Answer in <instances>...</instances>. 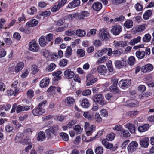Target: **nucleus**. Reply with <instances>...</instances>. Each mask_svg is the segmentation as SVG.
<instances>
[{
    "label": "nucleus",
    "mask_w": 154,
    "mask_h": 154,
    "mask_svg": "<svg viewBox=\"0 0 154 154\" xmlns=\"http://www.w3.org/2000/svg\"><path fill=\"white\" fill-rule=\"evenodd\" d=\"M59 129L57 125H54L50 127L48 129L45 130V133L49 138H52L55 137L56 131Z\"/></svg>",
    "instance_id": "nucleus-1"
},
{
    "label": "nucleus",
    "mask_w": 154,
    "mask_h": 154,
    "mask_svg": "<svg viewBox=\"0 0 154 154\" xmlns=\"http://www.w3.org/2000/svg\"><path fill=\"white\" fill-rule=\"evenodd\" d=\"M93 98L94 101L96 103L99 104L100 105L104 106L106 103L104 96L102 94H96L93 96Z\"/></svg>",
    "instance_id": "nucleus-2"
},
{
    "label": "nucleus",
    "mask_w": 154,
    "mask_h": 154,
    "mask_svg": "<svg viewBox=\"0 0 154 154\" xmlns=\"http://www.w3.org/2000/svg\"><path fill=\"white\" fill-rule=\"evenodd\" d=\"M99 38L103 41H106L108 40L109 36L104 28H102L99 30L98 34Z\"/></svg>",
    "instance_id": "nucleus-3"
},
{
    "label": "nucleus",
    "mask_w": 154,
    "mask_h": 154,
    "mask_svg": "<svg viewBox=\"0 0 154 154\" xmlns=\"http://www.w3.org/2000/svg\"><path fill=\"white\" fill-rule=\"evenodd\" d=\"M32 131L31 129L29 128H28L23 132V133H18L16 136L15 137V141L16 142L21 143L23 140V137L24 135L26 134H29L31 133Z\"/></svg>",
    "instance_id": "nucleus-4"
},
{
    "label": "nucleus",
    "mask_w": 154,
    "mask_h": 154,
    "mask_svg": "<svg viewBox=\"0 0 154 154\" xmlns=\"http://www.w3.org/2000/svg\"><path fill=\"white\" fill-rule=\"evenodd\" d=\"M138 143L136 141H132L128 145L127 150L129 153H132L137 149L138 146Z\"/></svg>",
    "instance_id": "nucleus-5"
},
{
    "label": "nucleus",
    "mask_w": 154,
    "mask_h": 154,
    "mask_svg": "<svg viewBox=\"0 0 154 154\" xmlns=\"http://www.w3.org/2000/svg\"><path fill=\"white\" fill-rule=\"evenodd\" d=\"M131 85V80L125 79L121 80L119 83V86L122 88L124 89L130 86Z\"/></svg>",
    "instance_id": "nucleus-6"
},
{
    "label": "nucleus",
    "mask_w": 154,
    "mask_h": 154,
    "mask_svg": "<svg viewBox=\"0 0 154 154\" xmlns=\"http://www.w3.org/2000/svg\"><path fill=\"white\" fill-rule=\"evenodd\" d=\"M122 28L119 25H116L112 27L111 32L114 35H117L121 32Z\"/></svg>",
    "instance_id": "nucleus-7"
},
{
    "label": "nucleus",
    "mask_w": 154,
    "mask_h": 154,
    "mask_svg": "<svg viewBox=\"0 0 154 154\" xmlns=\"http://www.w3.org/2000/svg\"><path fill=\"white\" fill-rule=\"evenodd\" d=\"M29 49L33 52H36L39 49V47L35 40L32 41L29 43Z\"/></svg>",
    "instance_id": "nucleus-8"
},
{
    "label": "nucleus",
    "mask_w": 154,
    "mask_h": 154,
    "mask_svg": "<svg viewBox=\"0 0 154 154\" xmlns=\"http://www.w3.org/2000/svg\"><path fill=\"white\" fill-rule=\"evenodd\" d=\"M149 138L147 137H144L140 140V144L142 147L147 148L149 145Z\"/></svg>",
    "instance_id": "nucleus-9"
},
{
    "label": "nucleus",
    "mask_w": 154,
    "mask_h": 154,
    "mask_svg": "<svg viewBox=\"0 0 154 154\" xmlns=\"http://www.w3.org/2000/svg\"><path fill=\"white\" fill-rule=\"evenodd\" d=\"M107 140L105 139L103 140L102 141V144L104 145L107 148L110 149L112 148V149L113 151H115L116 150L117 148H118L117 146H116L113 147V144L108 142Z\"/></svg>",
    "instance_id": "nucleus-10"
},
{
    "label": "nucleus",
    "mask_w": 154,
    "mask_h": 154,
    "mask_svg": "<svg viewBox=\"0 0 154 154\" xmlns=\"http://www.w3.org/2000/svg\"><path fill=\"white\" fill-rule=\"evenodd\" d=\"M76 13L77 19L81 20L84 19L86 17H88L90 15L89 12L86 11H82L80 13Z\"/></svg>",
    "instance_id": "nucleus-11"
},
{
    "label": "nucleus",
    "mask_w": 154,
    "mask_h": 154,
    "mask_svg": "<svg viewBox=\"0 0 154 154\" xmlns=\"http://www.w3.org/2000/svg\"><path fill=\"white\" fill-rule=\"evenodd\" d=\"M98 72L100 75H104L107 72V69L106 66L103 65H101L97 67Z\"/></svg>",
    "instance_id": "nucleus-12"
},
{
    "label": "nucleus",
    "mask_w": 154,
    "mask_h": 154,
    "mask_svg": "<svg viewBox=\"0 0 154 154\" xmlns=\"http://www.w3.org/2000/svg\"><path fill=\"white\" fill-rule=\"evenodd\" d=\"M45 112V110L43 109H40L37 107L33 109L32 113L35 116H38L41 115Z\"/></svg>",
    "instance_id": "nucleus-13"
},
{
    "label": "nucleus",
    "mask_w": 154,
    "mask_h": 154,
    "mask_svg": "<svg viewBox=\"0 0 154 154\" xmlns=\"http://www.w3.org/2000/svg\"><path fill=\"white\" fill-rule=\"evenodd\" d=\"M153 65L150 64H148L143 66L141 69V71L143 73L149 72L153 69Z\"/></svg>",
    "instance_id": "nucleus-14"
},
{
    "label": "nucleus",
    "mask_w": 154,
    "mask_h": 154,
    "mask_svg": "<svg viewBox=\"0 0 154 154\" xmlns=\"http://www.w3.org/2000/svg\"><path fill=\"white\" fill-rule=\"evenodd\" d=\"M116 67L118 69H121L125 67L126 66V61L122 60H116L115 62Z\"/></svg>",
    "instance_id": "nucleus-15"
},
{
    "label": "nucleus",
    "mask_w": 154,
    "mask_h": 154,
    "mask_svg": "<svg viewBox=\"0 0 154 154\" xmlns=\"http://www.w3.org/2000/svg\"><path fill=\"white\" fill-rule=\"evenodd\" d=\"M64 74L65 77L68 79H70L74 76V72L70 69H68L66 70Z\"/></svg>",
    "instance_id": "nucleus-16"
},
{
    "label": "nucleus",
    "mask_w": 154,
    "mask_h": 154,
    "mask_svg": "<svg viewBox=\"0 0 154 154\" xmlns=\"http://www.w3.org/2000/svg\"><path fill=\"white\" fill-rule=\"evenodd\" d=\"M80 4V0H74L69 4L68 7L70 8H73L79 6Z\"/></svg>",
    "instance_id": "nucleus-17"
},
{
    "label": "nucleus",
    "mask_w": 154,
    "mask_h": 154,
    "mask_svg": "<svg viewBox=\"0 0 154 154\" xmlns=\"http://www.w3.org/2000/svg\"><path fill=\"white\" fill-rule=\"evenodd\" d=\"M92 7L96 11H100L102 7V5L101 3L99 2H94L93 4Z\"/></svg>",
    "instance_id": "nucleus-18"
},
{
    "label": "nucleus",
    "mask_w": 154,
    "mask_h": 154,
    "mask_svg": "<svg viewBox=\"0 0 154 154\" xmlns=\"http://www.w3.org/2000/svg\"><path fill=\"white\" fill-rule=\"evenodd\" d=\"M65 102L67 106H72L75 103V100L73 98L69 97L65 99Z\"/></svg>",
    "instance_id": "nucleus-19"
},
{
    "label": "nucleus",
    "mask_w": 154,
    "mask_h": 154,
    "mask_svg": "<svg viewBox=\"0 0 154 154\" xmlns=\"http://www.w3.org/2000/svg\"><path fill=\"white\" fill-rule=\"evenodd\" d=\"M126 128H127L131 134H134L135 132V129L134 125L132 123H128L126 125Z\"/></svg>",
    "instance_id": "nucleus-20"
},
{
    "label": "nucleus",
    "mask_w": 154,
    "mask_h": 154,
    "mask_svg": "<svg viewBox=\"0 0 154 154\" xmlns=\"http://www.w3.org/2000/svg\"><path fill=\"white\" fill-rule=\"evenodd\" d=\"M49 83V79L47 78H45L41 81L40 86L43 88L45 87L48 85Z\"/></svg>",
    "instance_id": "nucleus-21"
},
{
    "label": "nucleus",
    "mask_w": 154,
    "mask_h": 154,
    "mask_svg": "<svg viewBox=\"0 0 154 154\" xmlns=\"http://www.w3.org/2000/svg\"><path fill=\"white\" fill-rule=\"evenodd\" d=\"M38 23V21L35 19H33L30 20L29 22H27L26 24V26L29 27H33L36 26Z\"/></svg>",
    "instance_id": "nucleus-22"
},
{
    "label": "nucleus",
    "mask_w": 154,
    "mask_h": 154,
    "mask_svg": "<svg viewBox=\"0 0 154 154\" xmlns=\"http://www.w3.org/2000/svg\"><path fill=\"white\" fill-rule=\"evenodd\" d=\"M24 66V63L21 62H20L17 63L15 68V71L17 73L20 71L22 70Z\"/></svg>",
    "instance_id": "nucleus-23"
},
{
    "label": "nucleus",
    "mask_w": 154,
    "mask_h": 154,
    "mask_svg": "<svg viewBox=\"0 0 154 154\" xmlns=\"http://www.w3.org/2000/svg\"><path fill=\"white\" fill-rule=\"evenodd\" d=\"M72 50L71 47L67 46L66 51L65 52L64 56L66 58L69 57L72 55Z\"/></svg>",
    "instance_id": "nucleus-24"
},
{
    "label": "nucleus",
    "mask_w": 154,
    "mask_h": 154,
    "mask_svg": "<svg viewBox=\"0 0 154 154\" xmlns=\"http://www.w3.org/2000/svg\"><path fill=\"white\" fill-rule=\"evenodd\" d=\"M45 138V133L43 131H40L38 133L37 140L38 141H42Z\"/></svg>",
    "instance_id": "nucleus-25"
},
{
    "label": "nucleus",
    "mask_w": 154,
    "mask_h": 154,
    "mask_svg": "<svg viewBox=\"0 0 154 154\" xmlns=\"http://www.w3.org/2000/svg\"><path fill=\"white\" fill-rule=\"evenodd\" d=\"M149 127L148 124H144L143 126H139L138 128V130L140 132H143L147 131Z\"/></svg>",
    "instance_id": "nucleus-26"
},
{
    "label": "nucleus",
    "mask_w": 154,
    "mask_h": 154,
    "mask_svg": "<svg viewBox=\"0 0 154 154\" xmlns=\"http://www.w3.org/2000/svg\"><path fill=\"white\" fill-rule=\"evenodd\" d=\"M62 73V72L61 71H58L56 72H54L53 74V75L54 77L53 79L55 81H58L59 80H60L61 79V77L59 75H60Z\"/></svg>",
    "instance_id": "nucleus-27"
},
{
    "label": "nucleus",
    "mask_w": 154,
    "mask_h": 154,
    "mask_svg": "<svg viewBox=\"0 0 154 154\" xmlns=\"http://www.w3.org/2000/svg\"><path fill=\"white\" fill-rule=\"evenodd\" d=\"M124 26L127 28H130L133 26V22L131 20H127L124 23Z\"/></svg>",
    "instance_id": "nucleus-28"
},
{
    "label": "nucleus",
    "mask_w": 154,
    "mask_h": 154,
    "mask_svg": "<svg viewBox=\"0 0 154 154\" xmlns=\"http://www.w3.org/2000/svg\"><path fill=\"white\" fill-rule=\"evenodd\" d=\"M19 90L18 88H15L14 90L13 89H10L8 90L7 93L8 95L12 96V95H15Z\"/></svg>",
    "instance_id": "nucleus-29"
},
{
    "label": "nucleus",
    "mask_w": 154,
    "mask_h": 154,
    "mask_svg": "<svg viewBox=\"0 0 154 154\" xmlns=\"http://www.w3.org/2000/svg\"><path fill=\"white\" fill-rule=\"evenodd\" d=\"M136 57L139 59L143 58L145 55V53L144 51H137L135 53Z\"/></svg>",
    "instance_id": "nucleus-30"
},
{
    "label": "nucleus",
    "mask_w": 154,
    "mask_h": 154,
    "mask_svg": "<svg viewBox=\"0 0 154 154\" xmlns=\"http://www.w3.org/2000/svg\"><path fill=\"white\" fill-rule=\"evenodd\" d=\"M39 41L40 45L42 47L45 46L48 44L47 42L45 41L44 36H41L39 38Z\"/></svg>",
    "instance_id": "nucleus-31"
},
{
    "label": "nucleus",
    "mask_w": 154,
    "mask_h": 154,
    "mask_svg": "<svg viewBox=\"0 0 154 154\" xmlns=\"http://www.w3.org/2000/svg\"><path fill=\"white\" fill-rule=\"evenodd\" d=\"M147 26L145 24H143L137 26L136 29L137 32H141L144 31L146 28Z\"/></svg>",
    "instance_id": "nucleus-32"
},
{
    "label": "nucleus",
    "mask_w": 154,
    "mask_h": 154,
    "mask_svg": "<svg viewBox=\"0 0 154 154\" xmlns=\"http://www.w3.org/2000/svg\"><path fill=\"white\" fill-rule=\"evenodd\" d=\"M141 39V38L140 36H138L136 38L131 40L130 42V44L131 45H134L135 44L138 43L140 42Z\"/></svg>",
    "instance_id": "nucleus-33"
},
{
    "label": "nucleus",
    "mask_w": 154,
    "mask_h": 154,
    "mask_svg": "<svg viewBox=\"0 0 154 154\" xmlns=\"http://www.w3.org/2000/svg\"><path fill=\"white\" fill-rule=\"evenodd\" d=\"M81 105L83 108H88L89 106V103L88 100L86 99L83 100L82 101Z\"/></svg>",
    "instance_id": "nucleus-34"
},
{
    "label": "nucleus",
    "mask_w": 154,
    "mask_h": 154,
    "mask_svg": "<svg viewBox=\"0 0 154 154\" xmlns=\"http://www.w3.org/2000/svg\"><path fill=\"white\" fill-rule=\"evenodd\" d=\"M76 34L78 36L82 37L85 35L86 32L84 30H81L79 29L76 30Z\"/></svg>",
    "instance_id": "nucleus-35"
},
{
    "label": "nucleus",
    "mask_w": 154,
    "mask_h": 154,
    "mask_svg": "<svg viewBox=\"0 0 154 154\" xmlns=\"http://www.w3.org/2000/svg\"><path fill=\"white\" fill-rule=\"evenodd\" d=\"M95 126L94 125H91V127H90V129H89L85 130H86V134L87 135L89 136L92 134L93 132L94 131Z\"/></svg>",
    "instance_id": "nucleus-36"
},
{
    "label": "nucleus",
    "mask_w": 154,
    "mask_h": 154,
    "mask_svg": "<svg viewBox=\"0 0 154 154\" xmlns=\"http://www.w3.org/2000/svg\"><path fill=\"white\" fill-rule=\"evenodd\" d=\"M107 58V57L103 56L101 58H99L96 62V64L97 65H99L101 63H103L106 61Z\"/></svg>",
    "instance_id": "nucleus-37"
},
{
    "label": "nucleus",
    "mask_w": 154,
    "mask_h": 154,
    "mask_svg": "<svg viewBox=\"0 0 154 154\" xmlns=\"http://www.w3.org/2000/svg\"><path fill=\"white\" fill-rule=\"evenodd\" d=\"M115 135L114 133L111 132L107 135L106 139L108 140L112 141L114 139Z\"/></svg>",
    "instance_id": "nucleus-38"
},
{
    "label": "nucleus",
    "mask_w": 154,
    "mask_h": 154,
    "mask_svg": "<svg viewBox=\"0 0 154 154\" xmlns=\"http://www.w3.org/2000/svg\"><path fill=\"white\" fill-rule=\"evenodd\" d=\"M135 61L134 57V56H131L128 60V63L130 65H133L134 64Z\"/></svg>",
    "instance_id": "nucleus-39"
},
{
    "label": "nucleus",
    "mask_w": 154,
    "mask_h": 154,
    "mask_svg": "<svg viewBox=\"0 0 154 154\" xmlns=\"http://www.w3.org/2000/svg\"><path fill=\"white\" fill-rule=\"evenodd\" d=\"M151 36L149 34L145 35L143 38V40L144 42H148L150 41L151 39Z\"/></svg>",
    "instance_id": "nucleus-40"
},
{
    "label": "nucleus",
    "mask_w": 154,
    "mask_h": 154,
    "mask_svg": "<svg viewBox=\"0 0 154 154\" xmlns=\"http://www.w3.org/2000/svg\"><path fill=\"white\" fill-rule=\"evenodd\" d=\"M152 14V11L148 10L146 11L143 15V18L144 19L147 20L149 18Z\"/></svg>",
    "instance_id": "nucleus-41"
},
{
    "label": "nucleus",
    "mask_w": 154,
    "mask_h": 154,
    "mask_svg": "<svg viewBox=\"0 0 154 154\" xmlns=\"http://www.w3.org/2000/svg\"><path fill=\"white\" fill-rule=\"evenodd\" d=\"M66 18L69 20H71L75 18L77 19L76 13L69 14L66 17Z\"/></svg>",
    "instance_id": "nucleus-42"
},
{
    "label": "nucleus",
    "mask_w": 154,
    "mask_h": 154,
    "mask_svg": "<svg viewBox=\"0 0 154 154\" xmlns=\"http://www.w3.org/2000/svg\"><path fill=\"white\" fill-rule=\"evenodd\" d=\"M108 69L110 72H113V66L111 61H109L106 64Z\"/></svg>",
    "instance_id": "nucleus-43"
},
{
    "label": "nucleus",
    "mask_w": 154,
    "mask_h": 154,
    "mask_svg": "<svg viewBox=\"0 0 154 154\" xmlns=\"http://www.w3.org/2000/svg\"><path fill=\"white\" fill-rule=\"evenodd\" d=\"M60 136L65 141H67L69 140L68 136L66 133L63 132L60 133Z\"/></svg>",
    "instance_id": "nucleus-44"
},
{
    "label": "nucleus",
    "mask_w": 154,
    "mask_h": 154,
    "mask_svg": "<svg viewBox=\"0 0 154 154\" xmlns=\"http://www.w3.org/2000/svg\"><path fill=\"white\" fill-rule=\"evenodd\" d=\"M83 116L89 120L91 119L94 117V116L93 115H90L89 112L88 111L84 112L83 113Z\"/></svg>",
    "instance_id": "nucleus-45"
},
{
    "label": "nucleus",
    "mask_w": 154,
    "mask_h": 154,
    "mask_svg": "<svg viewBox=\"0 0 154 154\" xmlns=\"http://www.w3.org/2000/svg\"><path fill=\"white\" fill-rule=\"evenodd\" d=\"M121 134L125 137H128L130 136V134L128 131L125 129H122L121 131Z\"/></svg>",
    "instance_id": "nucleus-46"
},
{
    "label": "nucleus",
    "mask_w": 154,
    "mask_h": 154,
    "mask_svg": "<svg viewBox=\"0 0 154 154\" xmlns=\"http://www.w3.org/2000/svg\"><path fill=\"white\" fill-rule=\"evenodd\" d=\"M122 54L121 51L119 49L114 51L112 52V54L116 57H119Z\"/></svg>",
    "instance_id": "nucleus-47"
},
{
    "label": "nucleus",
    "mask_w": 154,
    "mask_h": 154,
    "mask_svg": "<svg viewBox=\"0 0 154 154\" xmlns=\"http://www.w3.org/2000/svg\"><path fill=\"white\" fill-rule=\"evenodd\" d=\"M31 69L32 72V73L33 74H36L39 71L38 66L35 65H32V66Z\"/></svg>",
    "instance_id": "nucleus-48"
},
{
    "label": "nucleus",
    "mask_w": 154,
    "mask_h": 154,
    "mask_svg": "<svg viewBox=\"0 0 154 154\" xmlns=\"http://www.w3.org/2000/svg\"><path fill=\"white\" fill-rule=\"evenodd\" d=\"M95 152L96 154H101L103 152V148L100 146L97 147L96 148Z\"/></svg>",
    "instance_id": "nucleus-49"
},
{
    "label": "nucleus",
    "mask_w": 154,
    "mask_h": 154,
    "mask_svg": "<svg viewBox=\"0 0 154 154\" xmlns=\"http://www.w3.org/2000/svg\"><path fill=\"white\" fill-rule=\"evenodd\" d=\"M128 104L130 106L134 107L138 104V102L135 100H131Z\"/></svg>",
    "instance_id": "nucleus-50"
},
{
    "label": "nucleus",
    "mask_w": 154,
    "mask_h": 154,
    "mask_svg": "<svg viewBox=\"0 0 154 154\" xmlns=\"http://www.w3.org/2000/svg\"><path fill=\"white\" fill-rule=\"evenodd\" d=\"M75 30L71 29H69L65 32V34L67 35L71 36L72 35H74L75 34Z\"/></svg>",
    "instance_id": "nucleus-51"
},
{
    "label": "nucleus",
    "mask_w": 154,
    "mask_h": 154,
    "mask_svg": "<svg viewBox=\"0 0 154 154\" xmlns=\"http://www.w3.org/2000/svg\"><path fill=\"white\" fill-rule=\"evenodd\" d=\"M67 60L64 59H62L60 62V66L64 67L67 64Z\"/></svg>",
    "instance_id": "nucleus-52"
},
{
    "label": "nucleus",
    "mask_w": 154,
    "mask_h": 154,
    "mask_svg": "<svg viewBox=\"0 0 154 154\" xmlns=\"http://www.w3.org/2000/svg\"><path fill=\"white\" fill-rule=\"evenodd\" d=\"M77 53L81 57H82L85 55V51L82 49H79L77 51Z\"/></svg>",
    "instance_id": "nucleus-53"
},
{
    "label": "nucleus",
    "mask_w": 154,
    "mask_h": 154,
    "mask_svg": "<svg viewBox=\"0 0 154 154\" xmlns=\"http://www.w3.org/2000/svg\"><path fill=\"white\" fill-rule=\"evenodd\" d=\"M56 67V65L54 63H51L47 67V69L49 71H52Z\"/></svg>",
    "instance_id": "nucleus-54"
},
{
    "label": "nucleus",
    "mask_w": 154,
    "mask_h": 154,
    "mask_svg": "<svg viewBox=\"0 0 154 154\" xmlns=\"http://www.w3.org/2000/svg\"><path fill=\"white\" fill-rule=\"evenodd\" d=\"M135 8L137 11H140L143 9V7L141 5L138 3H137L135 5Z\"/></svg>",
    "instance_id": "nucleus-55"
},
{
    "label": "nucleus",
    "mask_w": 154,
    "mask_h": 154,
    "mask_svg": "<svg viewBox=\"0 0 154 154\" xmlns=\"http://www.w3.org/2000/svg\"><path fill=\"white\" fill-rule=\"evenodd\" d=\"M113 130H114L121 131L122 130V127L121 125L119 124L116 125L115 127L113 128Z\"/></svg>",
    "instance_id": "nucleus-56"
},
{
    "label": "nucleus",
    "mask_w": 154,
    "mask_h": 154,
    "mask_svg": "<svg viewBox=\"0 0 154 154\" xmlns=\"http://www.w3.org/2000/svg\"><path fill=\"white\" fill-rule=\"evenodd\" d=\"M27 94L29 97L32 98L34 96V91L30 89L27 91Z\"/></svg>",
    "instance_id": "nucleus-57"
},
{
    "label": "nucleus",
    "mask_w": 154,
    "mask_h": 154,
    "mask_svg": "<svg viewBox=\"0 0 154 154\" xmlns=\"http://www.w3.org/2000/svg\"><path fill=\"white\" fill-rule=\"evenodd\" d=\"M51 14L50 11H46L44 12H42L40 13V16H42L44 17H46L50 15Z\"/></svg>",
    "instance_id": "nucleus-58"
},
{
    "label": "nucleus",
    "mask_w": 154,
    "mask_h": 154,
    "mask_svg": "<svg viewBox=\"0 0 154 154\" xmlns=\"http://www.w3.org/2000/svg\"><path fill=\"white\" fill-rule=\"evenodd\" d=\"M77 121L76 120H73L71 122H69L67 125V127L68 128H72L73 125H74L76 123Z\"/></svg>",
    "instance_id": "nucleus-59"
},
{
    "label": "nucleus",
    "mask_w": 154,
    "mask_h": 154,
    "mask_svg": "<svg viewBox=\"0 0 154 154\" xmlns=\"http://www.w3.org/2000/svg\"><path fill=\"white\" fill-rule=\"evenodd\" d=\"M37 10L34 7H32L31 8L29 11V13L30 14H33L36 13Z\"/></svg>",
    "instance_id": "nucleus-60"
},
{
    "label": "nucleus",
    "mask_w": 154,
    "mask_h": 154,
    "mask_svg": "<svg viewBox=\"0 0 154 154\" xmlns=\"http://www.w3.org/2000/svg\"><path fill=\"white\" fill-rule=\"evenodd\" d=\"M61 8L59 6L58 4L55 5L51 9V11L53 12H55L58 11Z\"/></svg>",
    "instance_id": "nucleus-61"
},
{
    "label": "nucleus",
    "mask_w": 154,
    "mask_h": 154,
    "mask_svg": "<svg viewBox=\"0 0 154 154\" xmlns=\"http://www.w3.org/2000/svg\"><path fill=\"white\" fill-rule=\"evenodd\" d=\"M13 127L11 125H8L6 126V131L8 132H11L13 130Z\"/></svg>",
    "instance_id": "nucleus-62"
},
{
    "label": "nucleus",
    "mask_w": 154,
    "mask_h": 154,
    "mask_svg": "<svg viewBox=\"0 0 154 154\" xmlns=\"http://www.w3.org/2000/svg\"><path fill=\"white\" fill-rule=\"evenodd\" d=\"M95 119L96 121L98 122H100L102 121V118L100 117L99 113H97L96 114Z\"/></svg>",
    "instance_id": "nucleus-63"
},
{
    "label": "nucleus",
    "mask_w": 154,
    "mask_h": 154,
    "mask_svg": "<svg viewBox=\"0 0 154 154\" xmlns=\"http://www.w3.org/2000/svg\"><path fill=\"white\" fill-rule=\"evenodd\" d=\"M91 93V90L87 89L83 91L82 93V95L83 96H88L90 95Z\"/></svg>",
    "instance_id": "nucleus-64"
}]
</instances>
